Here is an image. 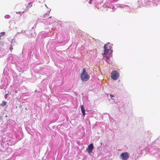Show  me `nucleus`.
<instances>
[{"mask_svg":"<svg viewBox=\"0 0 160 160\" xmlns=\"http://www.w3.org/2000/svg\"><path fill=\"white\" fill-rule=\"evenodd\" d=\"M112 47L110 44L108 43L104 45V52L102 53L103 57L107 59H108L112 56V51L111 50Z\"/></svg>","mask_w":160,"mask_h":160,"instance_id":"obj_1","label":"nucleus"},{"mask_svg":"<svg viewBox=\"0 0 160 160\" xmlns=\"http://www.w3.org/2000/svg\"><path fill=\"white\" fill-rule=\"evenodd\" d=\"M80 78L82 81L86 82L89 80L90 76L86 72V71H83L81 75Z\"/></svg>","mask_w":160,"mask_h":160,"instance_id":"obj_2","label":"nucleus"},{"mask_svg":"<svg viewBox=\"0 0 160 160\" xmlns=\"http://www.w3.org/2000/svg\"><path fill=\"white\" fill-rule=\"evenodd\" d=\"M119 76V73L116 71H113L111 73V78L114 80L118 79Z\"/></svg>","mask_w":160,"mask_h":160,"instance_id":"obj_3","label":"nucleus"},{"mask_svg":"<svg viewBox=\"0 0 160 160\" xmlns=\"http://www.w3.org/2000/svg\"><path fill=\"white\" fill-rule=\"evenodd\" d=\"M129 157L128 153L126 152L122 153L120 155V158L122 160H127Z\"/></svg>","mask_w":160,"mask_h":160,"instance_id":"obj_4","label":"nucleus"},{"mask_svg":"<svg viewBox=\"0 0 160 160\" xmlns=\"http://www.w3.org/2000/svg\"><path fill=\"white\" fill-rule=\"evenodd\" d=\"M93 146L92 144H90L86 149V151L89 154H90L93 149Z\"/></svg>","mask_w":160,"mask_h":160,"instance_id":"obj_5","label":"nucleus"},{"mask_svg":"<svg viewBox=\"0 0 160 160\" xmlns=\"http://www.w3.org/2000/svg\"><path fill=\"white\" fill-rule=\"evenodd\" d=\"M81 109L82 112L83 114V116H85V110L84 108V107L83 105L81 106Z\"/></svg>","mask_w":160,"mask_h":160,"instance_id":"obj_6","label":"nucleus"},{"mask_svg":"<svg viewBox=\"0 0 160 160\" xmlns=\"http://www.w3.org/2000/svg\"><path fill=\"white\" fill-rule=\"evenodd\" d=\"M32 2H29L28 3V6L26 7L28 8H29L32 7Z\"/></svg>","mask_w":160,"mask_h":160,"instance_id":"obj_7","label":"nucleus"},{"mask_svg":"<svg viewBox=\"0 0 160 160\" xmlns=\"http://www.w3.org/2000/svg\"><path fill=\"white\" fill-rule=\"evenodd\" d=\"M7 102L5 101L2 102V103L1 104V106L2 107L5 106L6 105Z\"/></svg>","mask_w":160,"mask_h":160,"instance_id":"obj_8","label":"nucleus"},{"mask_svg":"<svg viewBox=\"0 0 160 160\" xmlns=\"http://www.w3.org/2000/svg\"><path fill=\"white\" fill-rule=\"evenodd\" d=\"M5 33L4 32H2L1 33V34L2 35H3Z\"/></svg>","mask_w":160,"mask_h":160,"instance_id":"obj_9","label":"nucleus"},{"mask_svg":"<svg viewBox=\"0 0 160 160\" xmlns=\"http://www.w3.org/2000/svg\"><path fill=\"white\" fill-rule=\"evenodd\" d=\"M110 96L112 98V97H114V96L112 95H110Z\"/></svg>","mask_w":160,"mask_h":160,"instance_id":"obj_10","label":"nucleus"},{"mask_svg":"<svg viewBox=\"0 0 160 160\" xmlns=\"http://www.w3.org/2000/svg\"><path fill=\"white\" fill-rule=\"evenodd\" d=\"M91 0H90V1H89V3L90 4H91Z\"/></svg>","mask_w":160,"mask_h":160,"instance_id":"obj_11","label":"nucleus"},{"mask_svg":"<svg viewBox=\"0 0 160 160\" xmlns=\"http://www.w3.org/2000/svg\"><path fill=\"white\" fill-rule=\"evenodd\" d=\"M83 70H85V68H83Z\"/></svg>","mask_w":160,"mask_h":160,"instance_id":"obj_12","label":"nucleus"},{"mask_svg":"<svg viewBox=\"0 0 160 160\" xmlns=\"http://www.w3.org/2000/svg\"><path fill=\"white\" fill-rule=\"evenodd\" d=\"M13 49V48H10V49Z\"/></svg>","mask_w":160,"mask_h":160,"instance_id":"obj_13","label":"nucleus"},{"mask_svg":"<svg viewBox=\"0 0 160 160\" xmlns=\"http://www.w3.org/2000/svg\"><path fill=\"white\" fill-rule=\"evenodd\" d=\"M13 49V48H10V49Z\"/></svg>","mask_w":160,"mask_h":160,"instance_id":"obj_14","label":"nucleus"},{"mask_svg":"<svg viewBox=\"0 0 160 160\" xmlns=\"http://www.w3.org/2000/svg\"><path fill=\"white\" fill-rule=\"evenodd\" d=\"M13 49V48H10V49Z\"/></svg>","mask_w":160,"mask_h":160,"instance_id":"obj_15","label":"nucleus"}]
</instances>
